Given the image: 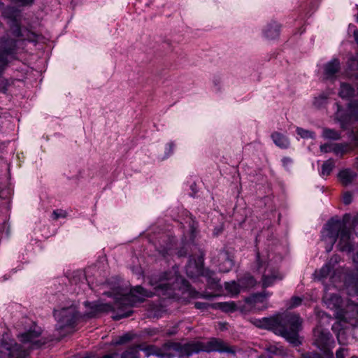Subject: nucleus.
Instances as JSON below:
<instances>
[{
	"instance_id": "nucleus-1",
	"label": "nucleus",
	"mask_w": 358,
	"mask_h": 358,
	"mask_svg": "<svg viewBox=\"0 0 358 358\" xmlns=\"http://www.w3.org/2000/svg\"><path fill=\"white\" fill-rule=\"evenodd\" d=\"M152 292L146 290L138 285L131 289L129 294L124 295L116 299L113 305L107 303L85 302L86 312L85 317H94L102 313L116 312L113 317L117 320L123 317H127L133 311L131 308L136 303L143 302L145 298L152 297Z\"/></svg>"
},
{
	"instance_id": "nucleus-2",
	"label": "nucleus",
	"mask_w": 358,
	"mask_h": 358,
	"mask_svg": "<svg viewBox=\"0 0 358 358\" xmlns=\"http://www.w3.org/2000/svg\"><path fill=\"white\" fill-rule=\"evenodd\" d=\"M255 324L259 328L272 330L294 347L301 344L299 331L301 329L302 319L299 314L285 313L272 317H264Z\"/></svg>"
},
{
	"instance_id": "nucleus-3",
	"label": "nucleus",
	"mask_w": 358,
	"mask_h": 358,
	"mask_svg": "<svg viewBox=\"0 0 358 358\" xmlns=\"http://www.w3.org/2000/svg\"><path fill=\"white\" fill-rule=\"evenodd\" d=\"M350 215L345 214L342 219L331 218L325 224L322 231V239L328 242L326 247L327 252L332 250L333 246L338 238V250L350 252L353 250L351 241V234L348 225Z\"/></svg>"
},
{
	"instance_id": "nucleus-4",
	"label": "nucleus",
	"mask_w": 358,
	"mask_h": 358,
	"mask_svg": "<svg viewBox=\"0 0 358 358\" xmlns=\"http://www.w3.org/2000/svg\"><path fill=\"white\" fill-rule=\"evenodd\" d=\"M54 315L57 320L55 331L58 334V337L56 339H60L73 331L76 320L78 318V312L76 306H70L56 310L54 311Z\"/></svg>"
},
{
	"instance_id": "nucleus-5",
	"label": "nucleus",
	"mask_w": 358,
	"mask_h": 358,
	"mask_svg": "<svg viewBox=\"0 0 358 358\" xmlns=\"http://www.w3.org/2000/svg\"><path fill=\"white\" fill-rule=\"evenodd\" d=\"M5 29L0 22V75L7 66L8 62L15 58L17 53V42L14 39H5ZM8 81L0 76V90L8 87Z\"/></svg>"
},
{
	"instance_id": "nucleus-6",
	"label": "nucleus",
	"mask_w": 358,
	"mask_h": 358,
	"mask_svg": "<svg viewBox=\"0 0 358 358\" xmlns=\"http://www.w3.org/2000/svg\"><path fill=\"white\" fill-rule=\"evenodd\" d=\"M347 292L350 296H358V278L349 276L345 280ZM353 327L358 326V303L348 302L338 315Z\"/></svg>"
},
{
	"instance_id": "nucleus-7",
	"label": "nucleus",
	"mask_w": 358,
	"mask_h": 358,
	"mask_svg": "<svg viewBox=\"0 0 358 358\" xmlns=\"http://www.w3.org/2000/svg\"><path fill=\"white\" fill-rule=\"evenodd\" d=\"M179 277L176 271L165 272L159 276L151 277L149 284L155 287L157 294L164 298L174 297L176 284Z\"/></svg>"
},
{
	"instance_id": "nucleus-8",
	"label": "nucleus",
	"mask_w": 358,
	"mask_h": 358,
	"mask_svg": "<svg viewBox=\"0 0 358 358\" xmlns=\"http://www.w3.org/2000/svg\"><path fill=\"white\" fill-rule=\"evenodd\" d=\"M201 352H218L220 353H228L235 355L236 350L229 346L222 340L217 338H211L207 342L193 341L192 342V355L198 354Z\"/></svg>"
},
{
	"instance_id": "nucleus-9",
	"label": "nucleus",
	"mask_w": 358,
	"mask_h": 358,
	"mask_svg": "<svg viewBox=\"0 0 358 358\" xmlns=\"http://www.w3.org/2000/svg\"><path fill=\"white\" fill-rule=\"evenodd\" d=\"M257 270L262 273V282L263 288L272 286L277 280H281L282 275L278 271L269 266L268 263L263 262L259 255L257 257Z\"/></svg>"
},
{
	"instance_id": "nucleus-10",
	"label": "nucleus",
	"mask_w": 358,
	"mask_h": 358,
	"mask_svg": "<svg viewBox=\"0 0 358 358\" xmlns=\"http://www.w3.org/2000/svg\"><path fill=\"white\" fill-rule=\"evenodd\" d=\"M41 334V329L38 327H34V329H31L27 332H24L20 336V341L23 343H31L32 348H40L45 345L48 341H52L54 338H45L40 337Z\"/></svg>"
},
{
	"instance_id": "nucleus-11",
	"label": "nucleus",
	"mask_w": 358,
	"mask_h": 358,
	"mask_svg": "<svg viewBox=\"0 0 358 358\" xmlns=\"http://www.w3.org/2000/svg\"><path fill=\"white\" fill-rule=\"evenodd\" d=\"M313 344L324 353H327L332 341L329 331L318 326L313 331Z\"/></svg>"
},
{
	"instance_id": "nucleus-12",
	"label": "nucleus",
	"mask_w": 358,
	"mask_h": 358,
	"mask_svg": "<svg viewBox=\"0 0 358 358\" xmlns=\"http://www.w3.org/2000/svg\"><path fill=\"white\" fill-rule=\"evenodd\" d=\"M339 96L346 101L350 115L358 120V91H340Z\"/></svg>"
},
{
	"instance_id": "nucleus-13",
	"label": "nucleus",
	"mask_w": 358,
	"mask_h": 358,
	"mask_svg": "<svg viewBox=\"0 0 358 358\" xmlns=\"http://www.w3.org/2000/svg\"><path fill=\"white\" fill-rule=\"evenodd\" d=\"M161 348L163 352L166 353H169L168 351L173 350L181 357L192 355V342L181 344L180 343L168 341L164 343Z\"/></svg>"
},
{
	"instance_id": "nucleus-14",
	"label": "nucleus",
	"mask_w": 358,
	"mask_h": 358,
	"mask_svg": "<svg viewBox=\"0 0 358 358\" xmlns=\"http://www.w3.org/2000/svg\"><path fill=\"white\" fill-rule=\"evenodd\" d=\"M324 294L323 296V302L326 306L331 309L334 310L336 315L338 316L342 311L343 299L337 294L329 293L327 287H324Z\"/></svg>"
},
{
	"instance_id": "nucleus-15",
	"label": "nucleus",
	"mask_w": 358,
	"mask_h": 358,
	"mask_svg": "<svg viewBox=\"0 0 358 358\" xmlns=\"http://www.w3.org/2000/svg\"><path fill=\"white\" fill-rule=\"evenodd\" d=\"M214 261L220 272L227 273L234 266L233 259L231 258L229 253L224 250H222L217 253L214 258Z\"/></svg>"
},
{
	"instance_id": "nucleus-16",
	"label": "nucleus",
	"mask_w": 358,
	"mask_h": 358,
	"mask_svg": "<svg viewBox=\"0 0 358 358\" xmlns=\"http://www.w3.org/2000/svg\"><path fill=\"white\" fill-rule=\"evenodd\" d=\"M323 77L325 80L335 78L341 69V63L338 59H333L324 65Z\"/></svg>"
},
{
	"instance_id": "nucleus-17",
	"label": "nucleus",
	"mask_w": 358,
	"mask_h": 358,
	"mask_svg": "<svg viewBox=\"0 0 358 358\" xmlns=\"http://www.w3.org/2000/svg\"><path fill=\"white\" fill-rule=\"evenodd\" d=\"M186 273L188 277L194 278L203 274V266L195 259L190 258L185 266Z\"/></svg>"
},
{
	"instance_id": "nucleus-18",
	"label": "nucleus",
	"mask_w": 358,
	"mask_h": 358,
	"mask_svg": "<svg viewBox=\"0 0 358 358\" xmlns=\"http://www.w3.org/2000/svg\"><path fill=\"white\" fill-rule=\"evenodd\" d=\"M140 350L143 351L147 357H148L151 355H155L159 358L173 357V355L163 352L162 349L161 348H158L157 346L154 345H148L144 348H141V346Z\"/></svg>"
},
{
	"instance_id": "nucleus-19",
	"label": "nucleus",
	"mask_w": 358,
	"mask_h": 358,
	"mask_svg": "<svg viewBox=\"0 0 358 358\" xmlns=\"http://www.w3.org/2000/svg\"><path fill=\"white\" fill-rule=\"evenodd\" d=\"M6 349L8 352L10 358H25L28 355L27 351L17 343H15L10 347H6Z\"/></svg>"
},
{
	"instance_id": "nucleus-20",
	"label": "nucleus",
	"mask_w": 358,
	"mask_h": 358,
	"mask_svg": "<svg viewBox=\"0 0 358 358\" xmlns=\"http://www.w3.org/2000/svg\"><path fill=\"white\" fill-rule=\"evenodd\" d=\"M338 177L343 185L348 186L350 185L357 177V173L351 169H346L341 171L338 174Z\"/></svg>"
},
{
	"instance_id": "nucleus-21",
	"label": "nucleus",
	"mask_w": 358,
	"mask_h": 358,
	"mask_svg": "<svg viewBox=\"0 0 358 358\" xmlns=\"http://www.w3.org/2000/svg\"><path fill=\"white\" fill-rule=\"evenodd\" d=\"M273 143L282 149H286L289 145V141L284 134L275 131L271 134Z\"/></svg>"
},
{
	"instance_id": "nucleus-22",
	"label": "nucleus",
	"mask_w": 358,
	"mask_h": 358,
	"mask_svg": "<svg viewBox=\"0 0 358 358\" xmlns=\"http://www.w3.org/2000/svg\"><path fill=\"white\" fill-rule=\"evenodd\" d=\"M280 27L276 22L268 24L264 29V34L268 39H274L279 35Z\"/></svg>"
},
{
	"instance_id": "nucleus-23",
	"label": "nucleus",
	"mask_w": 358,
	"mask_h": 358,
	"mask_svg": "<svg viewBox=\"0 0 358 358\" xmlns=\"http://www.w3.org/2000/svg\"><path fill=\"white\" fill-rule=\"evenodd\" d=\"M330 93L327 91L322 92L318 96L314 98L313 104L317 108H321L325 106L330 98Z\"/></svg>"
},
{
	"instance_id": "nucleus-24",
	"label": "nucleus",
	"mask_w": 358,
	"mask_h": 358,
	"mask_svg": "<svg viewBox=\"0 0 358 358\" xmlns=\"http://www.w3.org/2000/svg\"><path fill=\"white\" fill-rule=\"evenodd\" d=\"M341 327V322H338L332 327V329L334 332H336L338 343L345 345L348 341L346 330L345 328H340Z\"/></svg>"
},
{
	"instance_id": "nucleus-25",
	"label": "nucleus",
	"mask_w": 358,
	"mask_h": 358,
	"mask_svg": "<svg viewBox=\"0 0 358 358\" xmlns=\"http://www.w3.org/2000/svg\"><path fill=\"white\" fill-rule=\"evenodd\" d=\"M141 345H132L129 346L122 352V358H140Z\"/></svg>"
},
{
	"instance_id": "nucleus-26",
	"label": "nucleus",
	"mask_w": 358,
	"mask_h": 358,
	"mask_svg": "<svg viewBox=\"0 0 358 358\" xmlns=\"http://www.w3.org/2000/svg\"><path fill=\"white\" fill-rule=\"evenodd\" d=\"M271 294L268 292L263 291L260 293H257L252 294L249 299L248 302L252 303L255 306L259 303H264L267 297H268Z\"/></svg>"
},
{
	"instance_id": "nucleus-27",
	"label": "nucleus",
	"mask_w": 358,
	"mask_h": 358,
	"mask_svg": "<svg viewBox=\"0 0 358 358\" xmlns=\"http://www.w3.org/2000/svg\"><path fill=\"white\" fill-rule=\"evenodd\" d=\"M242 290L253 287L256 285L255 279L249 274H246L238 279Z\"/></svg>"
},
{
	"instance_id": "nucleus-28",
	"label": "nucleus",
	"mask_w": 358,
	"mask_h": 358,
	"mask_svg": "<svg viewBox=\"0 0 358 358\" xmlns=\"http://www.w3.org/2000/svg\"><path fill=\"white\" fill-rule=\"evenodd\" d=\"M332 270L331 266L325 264L319 271H315V277L319 280H324L330 275Z\"/></svg>"
},
{
	"instance_id": "nucleus-29",
	"label": "nucleus",
	"mask_w": 358,
	"mask_h": 358,
	"mask_svg": "<svg viewBox=\"0 0 358 358\" xmlns=\"http://www.w3.org/2000/svg\"><path fill=\"white\" fill-rule=\"evenodd\" d=\"M224 287H225L226 290L229 293H230L231 295H237L242 290L241 284L238 281V282H236L235 281L225 282Z\"/></svg>"
},
{
	"instance_id": "nucleus-30",
	"label": "nucleus",
	"mask_w": 358,
	"mask_h": 358,
	"mask_svg": "<svg viewBox=\"0 0 358 358\" xmlns=\"http://www.w3.org/2000/svg\"><path fill=\"white\" fill-rule=\"evenodd\" d=\"M334 166V161L331 159H329L324 162V163L322 165L321 176L322 177L328 176L332 171Z\"/></svg>"
},
{
	"instance_id": "nucleus-31",
	"label": "nucleus",
	"mask_w": 358,
	"mask_h": 358,
	"mask_svg": "<svg viewBox=\"0 0 358 358\" xmlns=\"http://www.w3.org/2000/svg\"><path fill=\"white\" fill-rule=\"evenodd\" d=\"M322 137L327 139L338 140L341 138V133L335 129L324 128L322 131Z\"/></svg>"
},
{
	"instance_id": "nucleus-32",
	"label": "nucleus",
	"mask_w": 358,
	"mask_h": 358,
	"mask_svg": "<svg viewBox=\"0 0 358 358\" xmlns=\"http://www.w3.org/2000/svg\"><path fill=\"white\" fill-rule=\"evenodd\" d=\"M216 307L224 312H234L237 309V306L234 301L218 303Z\"/></svg>"
},
{
	"instance_id": "nucleus-33",
	"label": "nucleus",
	"mask_w": 358,
	"mask_h": 358,
	"mask_svg": "<svg viewBox=\"0 0 358 358\" xmlns=\"http://www.w3.org/2000/svg\"><path fill=\"white\" fill-rule=\"evenodd\" d=\"M348 69L351 76L358 78V59L352 57L348 62Z\"/></svg>"
},
{
	"instance_id": "nucleus-34",
	"label": "nucleus",
	"mask_w": 358,
	"mask_h": 358,
	"mask_svg": "<svg viewBox=\"0 0 358 358\" xmlns=\"http://www.w3.org/2000/svg\"><path fill=\"white\" fill-rule=\"evenodd\" d=\"M3 15L6 18L15 20L19 16V11L14 7L8 6L3 10Z\"/></svg>"
},
{
	"instance_id": "nucleus-35",
	"label": "nucleus",
	"mask_w": 358,
	"mask_h": 358,
	"mask_svg": "<svg viewBox=\"0 0 358 358\" xmlns=\"http://www.w3.org/2000/svg\"><path fill=\"white\" fill-rule=\"evenodd\" d=\"M136 337L135 334L128 332L120 336L117 340L114 342L115 345H122L131 341Z\"/></svg>"
},
{
	"instance_id": "nucleus-36",
	"label": "nucleus",
	"mask_w": 358,
	"mask_h": 358,
	"mask_svg": "<svg viewBox=\"0 0 358 358\" xmlns=\"http://www.w3.org/2000/svg\"><path fill=\"white\" fill-rule=\"evenodd\" d=\"M296 133L298 135H299L303 138H315V134L314 132L303 129L301 127L296 128Z\"/></svg>"
},
{
	"instance_id": "nucleus-37",
	"label": "nucleus",
	"mask_w": 358,
	"mask_h": 358,
	"mask_svg": "<svg viewBox=\"0 0 358 358\" xmlns=\"http://www.w3.org/2000/svg\"><path fill=\"white\" fill-rule=\"evenodd\" d=\"M266 350L271 355L283 356L285 355L284 349L276 345H270L266 348Z\"/></svg>"
},
{
	"instance_id": "nucleus-38",
	"label": "nucleus",
	"mask_w": 358,
	"mask_h": 358,
	"mask_svg": "<svg viewBox=\"0 0 358 358\" xmlns=\"http://www.w3.org/2000/svg\"><path fill=\"white\" fill-rule=\"evenodd\" d=\"M303 299L301 297L299 296H293L291 298L289 304L288 308H296L301 304Z\"/></svg>"
},
{
	"instance_id": "nucleus-39",
	"label": "nucleus",
	"mask_w": 358,
	"mask_h": 358,
	"mask_svg": "<svg viewBox=\"0 0 358 358\" xmlns=\"http://www.w3.org/2000/svg\"><path fill=\"white\" fill-rule=\"evenodd\" d=\"M208 276V282L211 284L213 286H217L219 282V279L214 277L215 273L213 272L208 271L207 273Z\"/></svg>"
},
{
	"instance_id": "nucleus-40",
	"label": "nucleus",
	"mask_w": 358,
	"mask_h": 358,
	"mask_svg": "<svg viewBox=\"0 0 358 358\" xmlns=\"http://www.w3.org/2000/svg\"><path fill=\"white\" fill-rule=\"evenodd\" d=\"M348 356V350L345 348H340L336 352V358H345Z\"/></svg>"
},
{
	"instance_id": "nucleus-41",
	"label": "nucleus",
	"mask_w": 358,
	"mask_h": 358,
	"mask_svg": "<svg viewBox=\"0 0 358 358\" xmlns=\"http://www.w3.org/2000/svg\"><path fill=\"white\" fill-rule=\"evenodd\" d=\"M351 228L354 234L358 236V215L353 217Z\"/></svg>"
},
{
	"instance_id": "nucleus-42",
	"label": "nucleus",
	"mask_w": 358,
	"mask_h": 358,
	"mask_svg": "<svg viewBox=\"0 0 358 358\" xmlns=\"http://www.w3.org/2000/svg\"><path fill=\"white\" fill-rule=\"evenodd\" d=\"M300 358H323L319 353L308 352L301 355Z\"/></svg>"
},
{
	"instance_id": "nucleus-43",
	"label": "nucleus",
	"mask_w": 358,
	"mask_h": 358,
	"mask_svg": "<svg viewBox=\"0 0 358 358\" xmlns=\"http://www.w3.org/2000/svg\"><path fill=\"white\" fill-rule=\"evenodd\" d=\"M341 260V258L338 255H334L331 257V259L329 260L326 264H329V266H331V268L334 269L336 264H337Z\"/></svg>"
},
{
	"instance_id": "nucleus-44",
	"label": "nucleus",
	"mask_w": 358,
	"mask_h": 358,
	"mask_svg": "<svg viewBox=\"0 0 358 358\" xmlns=\"http://www.w3.org/2000/svg\"><path fill=\"white\" fill-rule=\"evenodd\" d=\"M66 213L62 210H56L52 213V218L54 220H58L60 217H65Z\"/></svg>"
},
{
	"instance_id": "nucleus-45",
	"label": "nucleus",
	"mask_w": 358,
	"mask_h": 358,
	"mask_svg": "<svg viewBox=\"0 0 358 358\" xmlns=\"http://www.w3.org/2000/svg\"><path fill=\"white\" fill-rule=\"evenodd\" d=\"M343 201L344 204L349 205L352 201V195L350 192H346L343 194Z\"/></svg>"
},
{
	"instance_id": "nucleus-46",
	"label": "nucleus",
	"mask_w": 358,
	"mask_h": 358,
	"mask_svg": "<svg viewBox=\"0 0 358 358\" xmlns=\"http://www.w3.org/2000/svg\"><path fill=\"white\" fill-rule=\"evenodd\" d=\"M210 306V305L208 303H204V302H196L194 303V307L196 308V309H200V310H206L208 309L209 307Z\"/></svg>"
},
{
	"instance_id": "nucleus-47",
	"label": "nucleus",
	"mask_w": 358,
	"mask_h": 358,
	"mask_svg": "<svg viewBox=\"0 0 358 358\" xmlns=\"http://www.w3.org/2000/svg\"><path fill=\"white\" fill-rule=\"evenodd\" d=\"M292 159L288 157H285L282 159L283 166L287 170L289 169V166L292 164Z\"/></svg>"
},
{
	"instance_id": "nucleus-48",
	"label": "nucleus",
	"mask_w": 358,
	"mask_h": 358,
	"mask_svg": "<svg viewBox=\"0 0 358 358\" xmlns=\"http://www.w3.org/2000/svg\"><path fill=\"white\" fill-rule=\"evenodd\" d=\"M334 144L325 143L320 145V150L322 152H329L332 151Z\"/></svg>"
},
{
	"instance_id": "nucleus-49",
	"label": "nucleus",
	"mask_w": 358,
	"mask_h": 358,
	"mask_svg": "<svg viewBox=\"0 0 358 358\" xmlns=\"http://www.w3.org/2000/svg\"><path fill=\"white\" fill-rule=\"evenodd\" d=\"M332 151L336 155L342 154L343 152V146L341 144H334Z\"/></svg>"
},
{
	"instance_id": "nucleus-50",
	"label": "nucleus",
	"mask_w": 358,
	"mask_h": 358,
	"mask_svg": "<svg viewBox=\"0 0 358 358\" xmlns=\"http://www.w3.org/2000/svg\"><path fill=\"white\" fill-rule=\"evenodd\" d=\"M145 334L152 336L158 334L159 331L157 329H145L144 330Z\"/></svg>"
},
{
	"instance_id": "nucleus-51",
	"label": "nucleus",
	"mask_w": 358,
	"mask_h": 358,
	"mask_svg": "<svg viewBox=\"0 0 358 358\" xmlns=\"http://www.w3.org/2000/svg\"><path fill=\"white\" fill-rule=\"evenodd\" d=\"M317 315L319 317H320L321 319H326L327 321H328L329 319H330V317H329V315H327L323 311H318L317 313Z\"/></svg>"
},
{
	"instance_id": "nucleus-52",
	"label": "nucleus",
	"mask_w": 358,
	"mask_h": 358,
	"mask_svg": "<svg viewBox=\"0 0 358 358\" xmlns=\"http://www.w3.org/2000/svg\"><path fill=\"white\" fill-rule=\"evenodd\" d=\"M175 145L173 143L171 142L167 144L166 150H168V154L171 155L173 152Z\"/></svg>"
},
{
	"instance_id": "nucleus-53",
	"label": "nucleus",
	"mask_w": 358,
	"mask_h": 358,
	"mask_svg": "<svg viewBox=\"0 0 358 358\" xmlns=\"http://www.w3.org/2000/svg\"><path fill=\"white\" fill-rule=\"evenodd\" d=\"M171 246L167 247L166 249H163L159 250V252L162 254L163 256L168 255L169 250L171 249Z\"/></svg>"
},
{
	"instance_id": "nucleus-54",
	"label": "nucleus",
	"mask_w": 358,
	"mask_h": 358,
	"mask_svg": "<svg viewBox=\"0 0 358 358\" xmlns=\"http://www.w3.org/2000/svg\"><path fill=\"white\" fill-rule=\"evenodd\" d=\"M177 332L176 328H173L172 330H168L166 333L167 336H172L176 334Z\"/></svg>"
},
{
	"instance_id": "nucleus-55",
	"label": "nucleus",
	"mask_w": 358,
	"mask_h": 358,
	"mask_svg": "<svg viewBox=\"0 0 358 358\" xmlns=\"http://www.w3.org/2000/svg\"><path fill=\"white\" fill-rule=\"evenodd\" d=\"M342 90H353L348 84H343L341 85Z\"/></svg>"
},
{
	"instance_id": "nucleus-56",
	"label": "nucleus",
	"mask_w": 358,
	"mask_h": 358,
	"mask_svg": "<svg viewBox=\"0 0 358 358\" xmlns=\"http://www.w3.org/2000/svg\"><path fill=\"white\" fill-rule=\"evenodd\" d=\"M356 43L358 44V30H355L353 33Z\"/></svg>"
},
{
	"instance_id": "nucleus-57",
	"label": "nucleus",
	"mask_w": 358,
	"mask_h": 358,
	"mask_svg": "<svg viewBox=\"0 0 358 358\" xmlns=\"http://www.w3.org/2000/svg\"><path fill=\"white\" fill-rule=\"evenodd\" d=\"M215 296L213 295V294H206L204 295V298H206V299H211L213 297H214Z\"/></svg>"
},
{
	"instance_id": "nucleus-58",
	"label": "nucleus",
	"mask_w": 358,
	"mask_h": 358,
	"mask_svg": "<svg viewBox=\"0 0 358 358\" xmlns=\"http://www.w3.org/2000/svg\"><path fill=\"white\" fill-rule=\"evenodd\" d=\"M178 254H179V256H182L183 255L182 252H180V251L178 252Z\"/></svg>"
},
{
	"instance_id": "nucleus-59",
	"label": "nucleus",
	"mask_w": 358,
	"mask_h": 358,
	"mask_svg": "<svg viewBox=\"0 0 358 358\" xmlns=\"http://www.w3.org/2000/svg\"><path fill=\"white\" fill-rule=\"evenodd\" d=\"M104 294H106L107 296H110V294L109 292H105Z\"/></svg>"
},
{
	"instance_id": "nucleus-60",
	"label": "nucleus",
	"mask_w": 358,
	"mask_h": 358,
	"mask_svg": "<svg viewBox=\"0 0 358 358\" xmlns=\"http://www.w3.org/2000/svg\"><path fill=\"white\" fill-rule=\"evenodd\" d=\"M337 105H338V108H339L341 106H340L339 103H337Z\"/></svg>"
},
{
	"instance_id": "nucleus-61",
	"label": "nucleus",
	"mask_w": 358,
	"mask_h": 358,
	"mask_svg": "<svg viewBox=\"0 0 358 358\" xmlns=\"http://www.w3.org/2000/svg\"><path fill=\"white\" fill-rule=\"evenodd\" d=\"M357 21L358 22V13L357 14Z\"/></svg>"
},
{
	"instance_id": "nucleus-62",
	"label": "nucleus",
	"mask_w": 358,
	"mask_h": 358,
	"mask_svg": "<svg viewBox=\"0 0 358 358\" xmlns=\"http://www.w3.org/2000/svg\"><path fill=\"white\" fill-rule=\"evenodd\" d=\"M351 358H358L357 357L353 356Z\"/></svg>"
},
{
	"instance_id": "nucleus-63",
	"label": "nucleus",
	"mask_w": 358,
	"mask_h": 358,
	"mask_svg": "<svg viewBox=\"0 0 358 358\" xmlns=\"http://www.w3.org/2000/svg\"><path fill=\"white\" fill-rule=\"evenodd\" d=\"M357 271H358V268H357Z\"/></svg>"
}]
</instances>
